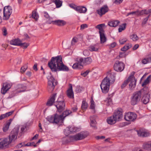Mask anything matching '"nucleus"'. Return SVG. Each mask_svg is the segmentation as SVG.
Masks as SVG:
<instances>
[{
	"mask_svg": "<svg viewBox=\"0 0 151 151\" xmlns=\"http://www.w3.org/2000/svg\"><path fill=\"white\" fill-rule=\"evenodd\" d=\"M48 65L52 71L56 72L58 71H68V68L65 65L62 60L61 56L52 57L51 61L48 63Z\"/></svg>",
	"mask_w": 151,
	"mask_h": 151,
	"instance_id": "1",
	"label": "nucleus"
},
{
	"mask_svg": "<svg viewBox=\"0 0 151 151\" xmlns=\"http://www.w3.org/2000/svg\"><path fill=\"white\" fill-rule=\"evenodd\" d=\"M47 120L50 123L55 124H61L63 123L64 119L62 116L57 114L48 116Z\"/></svg>",
	"mask_w": 151,
	"mask_h": 151,
	"instance_id": "2",
	"label": "nucleus"
},
{
	"mask_svg": "<svg viewBox=\"0 0 151 151\" xmlns=\"http://www.w3.org/2000/svg\"><path fill=\"white\" fill-rule=\"evenodd\" d=\"M47 79V89L49 92L51 93L53 91L55 86L57 85L58 82L51 76H48Z\"/></svg>",
	"mask_w": 151,
	"mask_h": 151,
	"instance_id": "3",
	"label": "nucleus"
},
{
	"mask_svg": "<svg viewBox=\"0 0 151 151\" xmlns=\"http://www.w3.org/2000/svg\"><path fill=\"white\" fill-rule=\"evenodd\" d=\"M141 93L137 91L134 93L130 98V103L132 105H134L137 104L140 101L141 98Z\"/></svg>",
	"mask_w": 151,
	"mask_h": 151,
	"instance_id": "4",
	"label": "nucleus"
},
{
	"mask_svg": "<svg viewBox=\"0 0 151 151\" xmlns=\"http://www.w3.org/2000/svg\"><path fill=\"white\" fill-rule=\"evenodd\" d=\"M110 83L106 78H104L101 84V88L102 92L104 93H107L109 91Z\"/></svg>",
	"mask_w": 151,
	"mask_h": 151,
	"instance_id": "5",
	"label": "nucleus"
},
{
	"mask_svg": "<svg viewBox=\"0 0 151 151\" xmlns=\"http://www.w3.org/2000/svg\"><path fill=\"white\" fill-rule=\"evenodd\" d=\"M19 128L17 127L14 128L11 131L10 135L9 136L8 138H6L8 139V141L10 142V144L12 141H14L17 138V135L19 132Z\"/></svg>",
	"mask_w": 151,
	"mask_h": 151,
	"instance_id": "6",
	"label": "nucleus"
},
{
	"mask_svg": "<svg viewBox=\"0 0 151 151\" xmlns=\"http://www.w3.org/2000/svg\"><path fill=\"white\" fill-rule=\"evenodd\" d=\"M12 12V7L10 6H5L4 9V20H7L9 19Z\"/></svg>",
	"mask_w": 151,
	"mask_h": 151,
	"instance_id": "7",
	"label": "nucleus"
},
{
	"mask_svg": "<svg viewBox=\"0 0 151 151\" xmlns=\"http://www.w3.org/2000/svg\"><path fill=\"white\" fill-rule=\"evenodd\" d=\"M92 61V58L91 57H88L86 58H81L78 59L77 61L80 64V66L83 67L84 65H87L90 64Z\"/></svg>",
	"mask_w": 151,
	"mask_h": 151,
	"instance_id": "8",
	"label": "nucleus"
},
{
	"mask_svg": "<svg viewBox=\"0 0 151 151\" xmlns=\"http://www.w3.org/2000/svg\"><path fill=\"white\" fill-rule=\"evenodd\" d=\"M54 105L57 109V111L60 113L62 112L65 109V105L63 101L58 100L55 102Z\"/></svg>",
	"mask_w": 151,
	"mask_h": 151,
	"instance_id": "9",
	"label": "nucleus"
},
{
	"mask_svg": "<svg viewBox=\"0 0 151 151\" xmlns=\"http://www.w3.org/2000/svg\"><path fill=\"white\" fill-rule=\"evenodd\" d=\"M114 70L116 71L121 72L124 68V64L122 62L116 61L114 65Z\"/></svg>",
	"mask_w": 151,
	"mask_h": 151,
	"instance_id": "10",
	"label": "nucleus"
},
{
	"mask_svg": "<svg viewBox=\"0 0 151 151\" xmlns=\"http://www.w3.org/2000/svg\"><path fill=\"white\" fill-rule=\"evenodd\" d=\"M137 118V115L133 112H128L124 115V119L126 121L133 122Z\"/></svg>",
	"mask_w": 151,
	"mask_h": 151,
	"instance_id": "11",
	"label": "nucleus"
},
{
	"mask_svg": "<svg viewBox=\"0 0 151 151\" xmlns=\"http://www.w3.org/2000/svg\"><path fill=\"white\" fill-rule=\"evenodd\" d=\"M88 134L86 132H81L72 137L73 139L75 140H82L87 137Z\"/></svg>",
	"mask_w": 151,
	"mask_h": 151,
	"instance_id": "12",
	"label": "nucleus"
},
{
	"mask_svg": "<svg viewBox=\"0 0 151 151\" xmlns=\"http://www.w3.org/2000/svg\"><path fill=\"white\" fill-rule=\"evenodd\" d=\"M128 80L129 82H130L129 85V88L130 90H132L136 86L137 80L133 75H130L128 77Z\"/></svg>",
	"mask_w": 151,
	"mask_h": 151,
	"instance_id": "13",
	"label": "nucleus"
},
{
	"mask_svg": "<svg viewBox=\"0 0 151 151\" xmlns=\"http://www.w3.org/2000/svg\"><path fill=\"white\" fill-rule=\"evenodd\" d=\"M114 119L117 121H120L123 117L122 109L120 108L116 110L113 115Z\"/></svg>",
	"mask_w": 151,
	"mask_h": 151,
	"instance_id": "14",
	"label": "nucleus"
},
{
	"mask_svg": "<svg viewBox=\"0 0 151 151\" xmlns=\"http://www.w3.org/2000/svg\"><path fill=\"white\" fill-rule=\"evenodd\" d=\"M48 23L49 24H53L57 25L58 26L61 27L65 25L66 22L64 20L59 19L48 22Z\"/></svg>",
	"mask_w": 151,
	"mask_h": 151,
	"instance_id": "15",
	"label": "nucleus"
},
{
	"mask_svg": "<svg viewBox=\"0 0 151 151\" xmlns=\"http://www.w3.org/2000/svg\"><path fill=\"white\" fill-rule=\"evenodd\" d=\"M10 142L6 138H0V149H2L6 147L10 144Z\"/></svg>",
	"mask_w": 151,
	"mask_h": 151,
	"instance_id": "16",
	"label": "nucleus"
},
{
	"mask_svg": "<svg viewBox=\"0 0 151 151\" xmlns=\"http://www.w3.org/2000/svg\"><path fill=\"white\" fill-rule=\"evenodd\" d=\"M12 85L11 84L6 82L3 83V87L1 89V93L3 94L6 93L7 91L11 88Z\"/></svg>",
	"mask_w": 151,
	"mask_h": 151,
	"instance_id": "17",
	"label": "nucleus"
},
{
	"mask_svg": "<svg viewBox=\"0 0 151 151\" xmlns=\"http://www.w3.org/2000/svg\"><path fill=\"white\" fill-rule=\"evenodd\" d=\"M109 10L107 6L105 5L103 6L100 9L97 10L96 12L100 16L107 12Z\"/></svg>",
	"mask_w": 151,
	"mask_h": 151,
	"instance_id": "18",
	"label": "nucleus"
},
{
	"mask_svg": "<svg viewBox=\"0 0 151 151\" xmlns=\"http://www.w3.org/2000/svg\"><path fill=\"white\" fill-rule=\"evenodd\" d=\"M104 78H106V80L109 81L110 84H112L115 81V76L113 73H111L108 74L107 76Z\"/></svg>",
	"mask_w": 151,
	"mask_h": 151,
	"instance_id": "19",
	"label": "nucleus"
},
{
	"mask_svg": "<svg viewBox=\"0 0 151 151\" xmlns=\"http://www.w3.org/2000/svg\"><path fill=\"white\" fill-rule=\"evenodd\" d=\"M67 95L68 97L70 99H73L74 98L72 86L71 84H69V88L67 91Z\"/></svg>",
	"mask_w": 151,
	"mask_h": 151,
	"instance_id": "20",
	"label": "nucleus"
},
{
	"mask_svg": "<svg viewBox=\"0 0 151 151\" xmlns=\"http://www.w3.org/2000/svg\"><path fill=\"white\" fill-rule=\"evenodd\" d=\"M74 9L75 10L80 13H85L87 10L86 8L84 6H77Z\"/></svg>",
	"mask_w": 151,
	"mask_h": 151,
	"instance_id": "21",
	"label": "nucleus"
},
{
	"mask_svg": "<svg viewBox=\"0 0 151 151\" xmlns=\"http://www.w3.org/2000/svg\"><path fill=\"white\" fill-rule=\"evenodd\" d=\"M137 132L139 136L142 137H146L149 135V132L144 131L142 130H137Z\"/></svg>",
	"mask_w": 151,
	"mask_h": 151,
	"instance_id": "22",
	"label": "nucleus"
},
{
	"mask_svg": "<svg viewBox=\"0 0 151 151\" xmlns=\"http://www.w3.org/2000/svg\"><path fill=\"white\" fill-rule=\"evenodd\" d=\"M56 93H55L53 94L52 96L47 102V106H50L52 105L55 100V97L56 96Z\"/></svg>",
	"mask_w": 151,
	"mask_h": 151,
	"instance_id": "23",
	"label": "nucleus"
},
{
	"mask_svg": "<svg viewBox=\"0 0 151 151\" xmlns=\"http://www.w3.org/2000/svg\"><path fill=\"white\" fill-rule=\"evenodd\" d=\"M120 22L118 20H112L110 21L108 23V25L111 27H115L117 26Z\"/></svg>",
	"mask_w": 151,
	"mask_h": 151,
	"instance_id": "24",
	"label": "nucleus"
},
{
	"mask_svg": "<svg viewBox=\"0 0 151 151\" xmlns=\"http://www.w3.org/2000/svg\"><path fill=\"white\" fill-rule=\"evenodd\" d=\"M17 88V92L18 93L24 91L26 89V87L22 85H18Z\"/></svg>",
	"mask_w": 151,
	"mask_h": 151,
	"instance_id": "25",
	"label": "nucleus"
},
{
	"mask_svg": "<svg viewBox=\"0 0 151 151\" xmlns=\"http://www.w3.org/2000/svg\"><path fill=\"white\" fill-rule=\"evenodd\" d=\"M12 120V119H10L6 122V124L4 127L3 128V130L4 132H6L8 129L9 126Z\"/></svg>",
	"mask_w": 151,
	"mask_h": 151,
	"instance_id": "26",
	"label": "nucleus"
},
{
	"mask_svg": "<svg viewBox=\"0 0 151 151\" xmlns=\"http://www.w3.org/2000/svg\"><path fill=\"white\" fill-rule=\"evenodd\" d=\"M105 27V24H99L97 25L96 27L99 30V34L104 32V28Z\"/></svg>",
	"mask_w": 151,
	"mask_h": 151,
	"instance_id": "27",
	"label": "nucleus"
},
{
	"mask_svg": "<svg viewBox=\"0 0 151 151\" xmlns=\"http://www.w3.org/2000/svg\"><path fill=\"white\" fill-rule=\"evenodd\" d=\"M21 41L19 39H13L10 42V44L11 45L19 46L20 45Z\"/></svg>",
	"mask_w": 151,
	"mask_h": 151,
	"instance_id": "28",
	"label": "nucleus"
},
{
	"mask_svg": "<svg viewBox=\"0 0 151 151\" xmlns=\"http://www.w3.org/2000/svg\"><path fill=\"white\" fill-rule=\"evenodd\" d=\"M99 47L97 44L90 45L88 47L89 50L91 51H97L98 50Z\"/></svg>",
	"mask_w": 151,
	"mask_h": 151,
	"instance_id": "29",
	"label": "nucleus"
},
{
	"mask_svg": "<svg viewBox=\"0 0 151 151\" xmlns=\"http://www.w3.org/2000/svg\"><path fill=\"white\" fill-rule=\"evenodd\" d=\"M140 91L141 93V95L142 94L143 96H147V95H150L149 94V91L148 88H145L142 89L140 91Z\"/></svg>",
	"mask_w": 151,
	"mask_h": 151,
	"instance_id": "30",
	"label": "nucleus"
},
{
	"mask_svg": "<svg viewBox=\"0 0 151 151\" xmlns=\"http://www.w3.org/2000/svg\"><path fill=\"white\" fill-rule=\"evenodd\" d=\"M107 123L110 124H115L117 121L114 119V117L110 116L107 119Z\"/></svg>",
	"mask_w": 151,
	"mask_h": 151,
	"instance_id": "31",
	"label": "nucleus"
},
{
	"mask_svg": "<svg viewBox=\"0 0 151 151\" xmlns=\"http://www.w3.org/2000/svg\"><path fill=\"white\" fill-rule=\"evenodd\" d=\"M150 95H147V96L144 95L142 98V100L144 104H146L149 102L150 98Z\"/></svg>",
	"mask_w": 151,
	"mask_h": 151,
	"instance_id": "32",
	"label": "nucleus"
},
{
	"mask_svg": "<svg viewBox=\"0 0 151 151\" xmlns=\"http://www.w3.org/2000/svg\"><path fill=\"white\" fill-rule=\"evenodd\" d=\"M101 43H103L106 41V38L104 33L99 34Z\"/></svg>",
	"mask_w": 151,
	"mask_h": 151,
	"instance_id": "33",
	"label": "nucleus"
},
{
	"mask_svg": "<svg viewBox=\"0 0 151 151\" xmlns=\"http://www.w3.org/2000/svg\"><path fill=\"white\" fill-rule=\"evenodd\" d=\"M94 116H91L90 117V119L91 121V126L96 129L95 126L96 121L94 120Z\"/></svg>",
	"mask_w": 151,
	"mask_h": 151,
	"instance_id": "34",
	"label": "nucleus"
},
{
	"mask_svg": "<svg viewBox=\"0 0 151 151\" xmlns=\"http://www.w3.org/2000/svg\"><path fill=\"white\" fill-rule=\"evenodd\" d=\"M142 63L145 64L151 62V57L143 58L142 60Z\"/></svg>",
	"mask_w": 151,
	"mask_h": 151,
	"instance_id": "35",
	"label": "nucleus"
},
{
	"mask_svg": "<svg viewBox=\"0 0 151 151\" xmlns=\"http://www.w3.org/2000/svg\"><path fill=\"white\" fill-rule=\"evenodd\" d=\"M72 113L71 111L70 110H66L64 111L63 113L61 114L63 119L67 116L68 115Z\"/></svg>",
	"mask_w": 151,
	"mask_h": 151,
	"instance_id": "36",
	"label": "nucleus"
},
{
	"mask_svg": "<svg viewBox=\"0 0 151 151\" xmlns=\"http://www.w3.org/2000/svg\"><path fill=\"white\" fill-rule=\"evenodd\" d=\"M132 47V45L131 44H126L122 48H121V50L123 51H125Z\"/></svg>",
	"mask_w": 151,
	"mask_h": 151,
	"instance_id": "37",
	"label": "nucleus"
},
{
	"mask_svg": "<svg viewBox=\"0 0 151 151\" xmlns=\"http://www.w3.org/2000/svg\"><path fill=\"white\" fill-rule=\"evenodd\" d=\"M64 133L66 136H68L70 134L72 133L70 127H67L64 130Z\"/></svg>",
	"mask_w": 151,
	"mask_h": 151,
	"instance_id": "38",
	"label": "nucleus"
},
{
	"mask_svg": "<svg viewBox=\"0 0 151 151\" xmlns=\"http://www.w3.org/2000/svg\"><path fill=\"white\" fill-rule=\"evenodd\" d=\"M149 142L144 143L142 145V148L144 150L149 151Z\"/></svg>",
	"mask_w": 151,
	"mask_h": 151,
	"instance_id": "39",
	"label": "nucleus"
},
{
	"mask_svg": "<svg viewBox=\"0 0 151 151\" xmlns=\"http://www.w3.org/2000/svg\"><path fill=\"white\" fill-rule=\"evenodd\" d=\"M53 1L55 3L57 8L60 7L62 5V2L60 0H53Z\"/></svg>",
	"mask_w": 151,
	"mask_h": 151,
	"instance_id": "40",
	"label": "nucleus"
},
{
	"mask_svg": "<svg viewBox=\"0 0 151 151\" xmlns=\"http://www.w3.org/2000/svg\"><path fill=\"white\" fill-rule=\"evenodd\" d=\"M130 38L133 41H136L139 39V37L137 35L135 34H132L131 35Z\"/></svg>",
	"mask_w": 151,
	"mask_h": 151,
	"instance_id": "41",
	"label": "nucleus"
},
{
	"mask_svg": "<svg viewBox=\"0 0 151 151\" xmlns=\"http://www.w3.org/2000/svg\"><path fill=\"white\" fill-rule=\"evenodd\" d=\"M78 63H75L73 65L72 68L74 69H81L83 67L80 66V64L77 61Z\"/></svg>",
	"mask_w": 151,
	"mask_h": 151,
	"instance_id": "42",
	"label": "nucleus"
},
{
	"mask_svg": "<svg viewBox=\"0 0 151 151\" xmlns=\"http://www.w3.org/2000/svg\"><path fill=\"white\" fill-rule=\"evenodd\" d=\"M88 107V104L84 100H83L82 102L81 108L82 110H84L86 109Z\"/></svg>",
	"mask_w": 151,
	"mask_h": 151,
	"instance_id": "43",
	"label": "nucleus"
},
{
	"mask_svg": "<svg viewBox=\"0 0 151 151\" xmlns=\"http://www.w3.org/2000/svg\"><path fill=\"white\" fill-rule=\"evenodd\" d=\"M151 77V75L149 76L145 80L144 82L142 84V86H144L148 83L150 82V78Z\"/></svg>",
	"mask_w": 151,
	"mask_h": 151,
	"instance_id": "44",
	"label": "nucleus"
},
{
	"mask_svg": "<svg viewBox=\"0 0 151 151\" xmlns=\"http://www.w3.org/2000/svg\"><path fill=\"white\" fill-rule=\"evenodd\" d=\"M126 23H124L122 25L120 26L119 27L118 29L119 32H121L123 30H124L126 28Z\"/></svg>",
	"mask_w": 151,
	"mask_h": 151,
	"instance_id": "45",
	"label": "nucleus"
},
{
	"mask_svg": "<svg viewBox=\"0 0 151 151\" xmlns=\"http://www.w3.org/2000/svg\"><path fill=\"white\" fill-rule=\"evenodd\" d=\"M150 15V14H149L147 17L144 19L142 24V27H143L144 26V25L146 23L147 21H148L149 19V17Z\"/></svg>",
	"mask_w": 151,
	"mask_h": 151,
	"instance_id": "46",
	"label": "nucleus"
},
{
	"mask_svg": "<svg viewBox=\"0 0 151 151\" xmlns=\"http://www.w3.org/2000/svg\"><path fill=\"white\" fill-rule=\"evenodd\" d=\"M78 41V39L76 37H74L73 38L71 41V44L72 45H75L76 43Z\"/></svg>",
	"mask_w": 151,
	"mask_h": 151,
	"instance_id": "47",
	"label": "nucleus"
},
{
	"mask_svg": "<svg viewBox=\"0 0 151 151\" xmlns=\"http://www.w3.org/2000/svg\"><path fill=\"white\" fill-rule=\"evenodd\" d=\"M44 16L47 20H50L52 19V18L50 17L48 13L46 12H44Z\"/></svg>",
	"mask_w": 151,
	"mask_h": 151,
	"instance_id": "48",
	"label": "nucleus"
},
{
	"mask_svg": "<svg viewBox=\"0 0 151 151\" xmlns=\"http://www.w3.org/2000/svg\"><path fill=\"white\" fill-rule=\"evenodd\" d=\"M105 102L107 105H109L112 103V99L110 98H107V99L105 101Z\"/></svg>",
	"mask_w": 151,
	"mask_h": 151,
	"instance_id": "49",
	"label": "nucleus"
},
{
	"mask_svg": "<svg viewBox=\"0 0 151 151\" xmlns=\"http://www.w3.org/2000/svg\"><path fill=\"white\" fill-rule=\"evenodd\" d=\"M27 68V64H25L23 67H21L20 69V72L22 73L24 72Z\"/></svg>",
	"mask_w": 151,
	"mask_h": 151,
	"instance_id": "50",
	"label": "nucleus"
},
{
	"mask_svg": "<svg viewBox=\"0 0 151 151\" xmlns=\"http://www.w3.org/2000/svg\"><path fill=\"white\" fill-rule=\"evenodd\" d=\"M20 45L22 47H23L24 48H26L29 45V44L26 43H22L21 41L20 42Z\"/></svg>",
	"mask_w": 151,
	"mask_h": 151,
	"instance_id": "51",
	"label": "nucleus"
},
{
	"mask_svg": "<svg viewBox=\"0 0 151 151\" xmlns=\"http://www.w3.org/2000/svg\"><path fill=\"white\" fill-rule=\"evenodd\" d=\"M94 103V102L93 99L92 98L91 101V105L90 106V108L91 109H94L95 107Z\"/></svg>",
	"mask_w": 151,
	"mask_h": 151,
	"instance_id": "52",
	"label": "nucleus"
},
{
	"mask_svg": "<svg viewBox=\"0 0 151 151\" xmlns=\"http://www.w3.org/2000/svg\"><path fill=\"white\" fill-rule=\"evenodd\" d=\"M128 78L122 84L121 87L122 88H124L127 84L129 83Z\"/></svg>",
	"mask_w": 151,
	"mask_h": 151,
	"instance_id": "53",
	"label": "nucleus"
},
{
	"mask_svg": "<svg viewBox=\"0 0 151 151\" xmlns=\"http://www.w3.org/2000/svg\"><path fill=\"white\" fill-rule=\"evenodd\" d=\"M127 39L126 38H121L119 40V42L121 45L124 44L127 41Z\"/></svg>",
	"mask_w": 151,
	"mask_h": 151,
	"instance_id": "54",
	"label": "nucleus"
},
{
	"mask_svg": "<svg viewBox=\"0 0 151 151\" xmlns=\"http://www.w3.org/2000/svg\"><path fill=\"white\" fill-rule=\"evenodd\" d=\"M138 14V12H137V11H136L130 12L127 13V16H128L130 15H132L137 16Z\"/></svg>",
	"mask_w": 151,
	"mask_h": 151,
	"instance_id": "55",
	"label": "nucleus"
},
{
	"mask_svg": "<svg viewBox=\"0 0 151 151\" xmlns=\"http://www.w3.org/2000/svg\"><path fill=\"white\" fill-rule=\"evenodd\" d=\"M25 146H34V147H36L37 145L36 144H35L34 142H32L27 143L25 145Z\"/></svg>",
	"mask_w": 151,
	"mask_h": 151,
	"instance_id": "56",
	"label": "nucleus"
},
{
	"mask_svg": "<svg viewBox=\"0 0 151 151\" xmlns=\"http://www.w3.org/2000/svg\"><path fill=\"white\" fill-rule=\"evenodd\" d=\"M138 12V15L137 16H140L142 15H143L144 14H145V10H142L141 11H137Z\"/></svg>",
	"mask_w": 151,
	"mask_h": 151,
	"instance_id": "57",
	"label": "nucleus"
},
{
	"mask_svg": "<svg viewBox=\"0 0 151 151\" xmlns=\"http://www.w3.org/2000/svg\"><path fill=\"white\" fill-rule=\"evenodd\" d=\"M89 72V70H87L84 72H81V75L84 77H85L88 74Z\"/></svg>",
	"mask_w": 151,
	"mask_h": 151,
	"instance_id": "58",
	"label": "nucleus"
},
{
	"mask_svg": "<svg viewBox=\"0 0 151 151\" xmlns=\"http://www.w3.org/2000/svg\"><path fill=\"white\" fill-rule=\"evenodd\" d=\"M32 17L33 18L37 20L38 19V16L36 12L33 13L32 15Z\"/></svg>",
	"mask_w": 151,
	"mask_h": 151,
	"instance_id": "59",
	"label": "nucleus"
},
{
	"mask_svg": "<svg viewBox=\"0 0 151 151\" xmlns=\"http://www.w3.org/2000/svg\"><path fill=\"white\" fill-rule=\"evenodd\" d=\"M89 54V52L87 50H85L83 51V54L85 56H88Z\"/></svg>",
	"mask_w": 151,
	"mask_h": 151,
	"instance_id": "60",
	"label": "nucleus"
},
{
	"mask_svg": "<svg viewBox=\"0 0 151 151\" xmlns=\"http://www.w3.org/2000/svg\"><path fill=\"white\" fill-rule=\"evenodd\" d=\"M14 112V111H10L9 112H7L5 113V114L6 117H8L10 116Z\"/></svg>",
	"mask_w": 151,
	"mask_h": 151,
	"instance_id": "61",
	"label": "nucleus"
},
{
	"mask_svg": "<svg viewBox=\"0 0 151 151\" xmlns=\"http://www.w3.org/2000/svg\"><path fill=\"white\" fill-rule=\"evenodd\" d=\"M3 34L4 36H6L7 34V32L6 28L4 27L2 29Z\"/></svg>",
	"mask_w": 151,
	"mask_h": 151,
	"instance_id": "62",
	"label": "nucleus"
},
{
	"mask_svg": "<svg viewBox=\"0 0 151 151\" xmlns=\"http://www.w3.org/2000/svg\"><path fill=\"white\" fill-rule=\"evenodd\" d=\"M70 128L71 129L72 133L73 132H76L77 131V128L76 127H70Z\"/></svg>",
	"mask_w": 151,
	"mask_h": 151,
	"instance_id": "63",
	"label": "nucleus"
},
{
	"mask_svg": "<svg viewBox=\"0 0 151 151\" xmlns=\"http://www.w3.org/2000/svg\"><path fill=\"white\" fill-rule=\"evenodd\" d=\"M88 25L86 24H82L81 26V29H83L87 27Z\"/></svg>",
	"mask_w": 151,
	"mask_h": 151,
	"instance_id": "64",
	"label": "nucleus"
}]
</instances>
